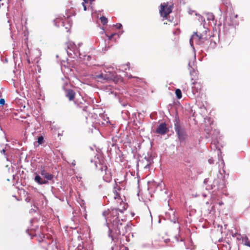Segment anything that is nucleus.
Masks as SVG:
<instances>
[{"label":"nucleus","mask_w":250,"mask_h":250,"mask_svg":"<svg viewBox=\"0 0 250 250\" xmlns=\"http://www.w3.org/2000/svg\"><path fill=\"white\" fill-rule=\"evenodd\" d=\"M119 211L123 212V210L118 208H110L103 213L106 217V222L108 228V236L112 241H114L119 235H124L128 231L130 227L127 225H123L119 219Z\"/></svg>","instance_id":"f257e3e1"},{"label":"nucleus","mask_w":250,"mask_h":250,"mask_svg":"<svg viewBox=\"0 0 250 250\" xmlns=\"http://www.w3.org/2000/svg\"><path fill=\"white\" fill-rule=\"evenodd\" d=\"M67 50L66 52L68 56L72 58L80 59L83 61H89L90 60L91 57L90 55H82L80 53L78 48L76 46L74 42H67Z\"/></svg>","instance_id":"f03ea898"},{"label":"nucleus","mask_w":250,"mask_h":250,"mask_svg":"<svg viewBox=\"0 0 250 250\" xmlns=\"http://www.w3.org/2000/svg\"><path fill=\"white\" fill-rule=\"evenodd\" d=\"M226 185V180L225 176L223 175L220 171L219 174L217 175V178L215 179L211 184V187L209 188L206 187L207 190H211L214 188V190H219L223 189L225 188Z\"/></svg>","instance_id":"7ed1b4c3"},{"label":"nucleus","mask_w":250,"mask_h":250,"mask_svg":"<svg viewBox=\"0 0 250 250\" xmlns=\"http://www.w3.org/2000/svg\"><path fill=\"white\" fill-rule=\"evenodd\" d=\"M174 129L178 139L180 142H183L187 137L186 129L181 125L178 119L175 118L174 119Z\"/></svg>","instance_id":"20e7f679"},{"label":"nucleus","mask_w":250,"mask_h":250,"mask_svg":"<svg viewBox=\"0 0 250 250\" xmlns=\"http://www.w3.org/2000/svg\"><path fill=\"white\" fill-rule=\"evenodd\" d=\"M95 78L98 82L104 83L113 80L115 78V75L112 72H106L104 70V72H102L100 74H95Z\"/></svg>","instance_id":"39448f33"},{"label":"nucleus","mask_w":250,"mask_h":250,"mask_svg":"<svg viewBox=\"0 0 250 250\" xmlns=\"http://www.w3.org/2000/svg\"><path fill=\"white\" fill-rule=\"evenodd\" d=\"M204 39L203 36L201 34H198L197 32H194L189 40L190 46L193 47V43L194 42L198 44H201L203 42ZM193 48L194 49V48Z\"/></svg>","instance_id":"423d86ee"},{"label":"nucleus","mask_w":250,"mask_h":250,"mask_svg":"<svg viewBox=\"0 0 250 250\" xmlns=\"http://www.w3.org/2000/svg\"><path fill=\"white\" fill-rule=\"evenodd\" d=\"M161 7L160 13L163 17H166L172 12V6L171 5L168 6L167 4L164 3L161 5Z\"/></svg>","instance_id":"0eeeda50"},{"label":"nucleus","mask_w":250,"mask_h":250,"mask_svg":"<svg viewBox=\"0 0 250 250\" xmlns=\"http://www.w3.org/2000/svg\"><path fill=\"white\" fill-rule=\"evenodd\" d=\"M196 60V56L194 55L193 58V60L191 62V61H189L188 62V69L189 70L190 75L191 77V80H193L195 78H196V77H197L198 75V72L193 67V66L194 65V62Z\"/></svg>","instance_id":"6e6552de"},{"label":"nucleus","mask_w":250,"mask_h":250,"mask_svg":"<svg viewBox=\"0 0 250 250\" xmlns=\"http://www.w3.org/2000/svg\"><path fill=\"white\" fill-rule=\"evenodd\" d=\"M168 130L166 123H162L158 126L155 130V133L161 135H165Z\"/></svg>","instance_id":"1a4fd4ad"},{"label":"nucleus","mask_w":250,"mask_h":250,"mask_svg":"<svg viewBox=\"0 0 250 250\" xmlns=\"http://www.w3.org/2000/svg\"><path fill=\"white\" fill-rule=\"evenodd\" d=\"M193 86L191 88V92L193 97H196L198 92L200 91L202 88L201 84L196 82H194L192 83Z\"/></svg>","instance_id":"9d476101"},{"label":"nucleus","mask_w":250,"mask_h":250,"mask_svg":"<svg viewBox=\"0 0 250 250\" xmlns=\"http://www.w3.org/2000/svg\"><path fill=\"white\" fill-rule=\"evenodd\" d=\"M40 173L42 177L45 179V180H47V182H48V181L52 180L54 178V175L53 174L47 172V171L42 167L41 168Z\"/></svg>","instance_id":"9b49d317"},{"label":"nucleus","mask_w":250,"mask_h":250,"mask_svg":"<svg viewBox=\"0 0 250 250\" xmlns=\"http://www.w3.org/2000/svg\"><path fill=\"white\" fill-rule=\"evenodd\" d=\"M205 123L206 124V127H205V132H206V133L207 134H208V136H206L207 138H209L210 137H211V138L212 139H214V137L212 136H210V133L211 132V128L208 126L207 125V122L208 123V124L209 125H211V123H212V121H210V118H205Z\"/></svg>","instance_id":"f8f14e48"},{"label":"nucleus","mask_w":250,"mask_h":250,"mask_svg":"<svg viewBox=\"0 0 250 250\" xmlns=\"http://www.w3.org/2000/svg\"><path fill=\"white\" fill-rule=\"evenodd\" d=\"M35 176L34 178V181L35 182L39 185L48 184V182H47V180H45V179L43 178H42L39 174H37V173H35Z\"/></svg>","instance_id":"ddd939ff"},{"label":"nucleus","mask_w":250,"mask_h":250,"mask_svg":"<svg viewBox=\"0 0 250 250\" xmlns=\"http://www.w3.org/2000/svg\"><path fill=\"white\" fill-rule=\"evenodd\" d=\"M75 96V92L72 89H68L66 91V96L69 99V101H72L74 99Z\"/></svg>","instance_id":"4468645a"},{"label":"nucleus","mask_w":250,"mask_h":250,"mask_svg":"<svg viewBox=\"0 0 250 250\" xmlns=\"http://www.w3.org/2000/svg\"><path fill=\"white\" fill-rule=\"evenodd\" d=\"M103 179L107 183L110 182L112 179L111 172L109 171H105L104 175L103 176Z\"/></svg>","instance_id":"2eb2a0df"},{"label":"nucleus","mask_w":250,"mask_h":250,"mask_svg":"<svg viewBox=\"0 0 250 250\" xmlns=\"http://www.w3.org/2000/svg\"><path fill=\"white\" fill-rule=\"evenodd\" d=\"M45 237L43 236V238H41L39 240V242L40 243H42V247L45 249V250H47L46 248V246H48L49 243L46 242V240L44 239Z\"/></svg>","instance_id":"dca6fc26"},{"label":"nucleus","mask_w":250,"mask_h":250,"mask_svg":"<svg viewBox=\"0 0 250 250\" xmlns=\"http://www.w3.org/2000/svg\"><path fill=\"white\" fill-rule=\"evenodd\" d=\"M112 250H128V249L124 245H121L119 248L117 246L115 247H112Z\"/></svg>","instance_id":"f3484780"},{"label":"nucleus","mask_w":250,"mask_h":250,"mask_svg":"<svg viewBox=\"0 0 250 250\" xmlns=\"http://www.w3.org/2000/svg\"><path fill=\"white\" fill-rule=\"evenodd\" d=\"M145 159L147 161V164L146 165V166H145L144 168L146 169L149 168L150 165H151L152 159L150 157L147 158L146 157H145Z\"/></svg>","instance_id":"a211bd4d"},{"label":"nucleus","mask_w":250,"mask_h":250,"mask_svg":"<svg viewBox=\"0 0 250 250\" xmlns=\"http://www.w3.org/2000/svg\"><path fill=\"white\" fill-rule=\"evenodd\" d=\"M206 18L208 21H213L214 20V15L212 13H208L206 14Z\"/></svg>","instance_id":"6ab92c4d"},{"label":"nucleus","mask_w":250,"mask_h":250,"mask_svg":"<svg viewBox=\"0 0 250 250\" xmlns=\"http://www.w3.org/2000/svg\"><path fill=\"white\" fill-rule=\"evenodd\" d=\"M175 94L178 99H180L182 98V95L180 89H176L175 90Z\"/></svg>","instance_id":"aec40b11"},{"label":"nucleus","mask_w":250,"mask_h":250,"mask_svg":"<svg viewBox=\"0 0 250 250\" xmlns=\"http://www.w3.org/2000/svg\"><path fill=\"white\" fill-rule=\"evenodd\" d=\"M172 217H170V219L171 222L175 223L177 221V217L175 216V212L174 211L172 212Z\"/></svg>","instance_id":"412c9836"},{"label":"nucleus","mask_w":250,"mask_h":250,"mask_svg":"<svg viewBox=\"0 0 250 250\" xmlns=\"http://www.w3.org/2000/svg\"><path fill=\"white\" fill-rule=\"evenodd\" d=\"M100 20L103 25H105L107 23V19L104 16L101 17Z\"/></svg>","instance_id":"4be33fe9"},{"label":"nucleus","mask_w":250,"mask_h":250,"mask_svg":"<svg viewBox=\"0 0 250 250\" xmlns=\"http://www.w3.org/2000/svg\"><path fill=\"white\" fill-rule=\"evenodd\" d=\"M99 166H100V169L101 170V171H104L105 172L108 171L107 167L106 166L102 165L101 164H99Z\"/></svg>","instance_id":"5701e85b"},{"label":"nucleus","mask_w":250,"mask_h":250,"mask_svg":"<svg viewBox=\"0 0 250 250\" xmlns=\"http://www.w3.org/2000/svg\"><path fill=\"white\" fill-rule=\"evenodd\" d=\"M44 141V138L42 136H40L38 138V143L39 145H41L43 143Z\"/></svg>","instance_id":"b1692460"},{"label":"nucleus","mask_w":250,"mask_h":250,"mask_svg":"<svg viewBox=\"0 0 250 250\" xmlns=\"http://www.w3.org/2000/svg\"><path fill=\"white\" fill-rule=\"evenodd\" d=\"M208 179H205L204 181V184L206 185L205 188L206 187L209 188L211 187V185H208Z\"/></svg>","instance_id":"393cba45"},{"label":"nucleus","mask_w":250,"mask_h":250,"mask_svg":"<svg viewBox=\"0 0 250 250\" xmlns=\"http://www.w3.org/2000/svg\"><path fill=\"white\" fill-rule=\"evenodd\" d=\"M185 165L187 166H188L189 167H191L192 166L190 165V161L188 160V159L185 160Z\"/></svg>","instance_id":"a878e982"},{"label":"nucleus","mask_w":250,"mask_h":250,"mask_svg":"<svg viewBox=\"0 0 250 250\" xmlns=\"http://www.w3.org/2000/svg\"><path fill=\"white\" fill-rule=\"evenodd\" d=\"M115 26L116 28L120 29L122 27V25L121 23H117L115 25Z\"/></svg>","instance_id":"bb28decb"},{"label":"nucleus","mask_w":250,"mask_h":250,"mask_svg":"<svg viewBox=\"0 0 250 250\" xmlns=\"http://www.w3.org/2000/svg\"><path fill=\"white\" fill-rule=\"evenodd\" d=\"M89 108H90V107H88V106H85L83 107V112H86L89 110Z\"/></svg>","instance_id":"cd10ccee"},{"label":"nucleus","mask_w":250,"mask_h":250,"mask_svg":"<svg viewBox=\"0 0 250 250\" xmlns=\"http://www.w3.org/2000/svg\"><path fill=\"white\" fill-rule=\"evenodd\" d=\"M116 35L115 33H113V34H112L110 36H107V35H106L107 37H108V40H111L112 38Z\"/></svg>","instance_id":"c85d7f7f"},{"label":"nucleus","mask_w":250,"mask_h":250,"mask_svg":"<svg viewBox=\"0 0 250 250\" xmlns=\"http://www.w3.org/2000/svg\"><path fill=\"white\" fill-rule=\"evenodd\" d=\"M88 2H85L83 1V2L82 3L83 6V9L84 11H86L87 9L86 6L85 5L86 3H87Z\"/></svg>","instance_id":"c756f323"},{"label":"nucleus","mask_w":250,"mask_h":250,"mask_svg":"<svg viewBox=\"0 0 250 250\" xmlns=\"http://www.w3.org/2000/svg\"><path fill=\"white\" fill-rule=\"evenodd\" d=\"M5 104V100L4 99H0V104L1 105H4Z\"/></svg>","instance_id":"7c9ffc66"},{"label":"nucleus","mask_w":250,"mask_h":250,"mask_svg":"<svg viewBox=\"0 0 250 250\" xmlns=\"http://www.w3.org/2000/svg\"><path fill=\"white\" fill-rule=\"evenodd\" d=\"M83 0L85 2H88V3L89 2H90V4H92V2L95 1V0Z\"/></svg>","instance_id":"2f4dec72"},{"label":"nucleus","mask_w":250,"mask_h":250,"mask_svg":"<svg viewBox=\"0 0 250 250\" xmlns=\"http://www.w3.org/2000/svg\"><path fill=\"white\" fill-rule=\"evenodd\" d=\"M208 162L210 164H212L213 163V159L212 158H210L208 160Z\"/></svg>","instance_id":"473e14b6"},{"label":"nucleus","mask_w":250,"mask_h":250,"mask_svg":"<svg viewBox=\"0 0 250 250\" xmlns=\"http://www.w3.org/2000/svg\"><path fill=\"white\" fill-rule=\"evenodd\" d=\"M245 245L250 247V242H246L245 243Z\"/></svg>","instance_id":"72a5a7b5"},{"label":"nucleus","mask_w":250,"mask_h":250,"mask_svg":"<svg viewBox=\"0 0 250 250\" xmlns=\"http://www.w3.org/2000/svg\"><path fill=\"white\" fill-rule=\"evenodd\" d=\"M0 152L3 154H5V150L4 149H3L2 150H1Z\"/></svg>","instance_id":"f704fd0d"},{"label":"nucleus","mask_w":250,"mask_h":250,"mask_svg":"<svg viewBox=\"0 0 250 250\" xmlns=\"http://www.w3.org/2000/svg\"><path fill=\"white\" fill-rule=\"evenodd\" d=\"M54 24H55L56 26H59V25H57V20H55L54 21Z\"/></svg>","instance_id":"c9c22d12"},{"label":"nucleus","mask_w":250,"mask_h":250,"mask_svg":"<svg viewBox=\"0 0 250 250\" xmlns=\"http://www.w3.org/2000/svg\"><path fill=\"white\" fill-rule=\"evenodd\" d=\"M25 201H26L27 202H30V199H29L28 197H27V198L25 199Z\"/></svg>","instance_id":"e433bc0d"},{"label":"nucleus","mask_w":250,"mask_h":250,"mask_svg":"<svg viewBox=\"0 0 250 250\" xmlns=\"http://www.w3.org/2000/svg\"><path fill=\"white\" fill-rule=\"evenodd\" d=\"M218 204L219 206H222L224 204L223 202H220L218 203Z\"/></svg>","instance_id":"4c0bfd02"},{"label":"nucleus","mask_w":250,"mask_h":250,"mask_svg":"<svg viewBox=\"0 0 250 250\" xmlns=\"http://www.w3.org/2000/svg\"><path fill=\"white\" fill-rule=\"evenodd\" d=\"M129 64V63H127L126 65V66L127 67V68H125V70H127V69H129V67H128V65Z\"/></svg>","instance_id":"58836bf2"},{"label":"nucleus","mask_w":250,"mask_h":250,"mask_svg":"<svg viewBox=\"0 0 250 250\" xmlns=\"http://www.w3.org/2000/svg\"><path fill=\"white\" fill-rule=\"evenodd\" d=\"M72 165L73 166H75V161H74L73 162H72Z\"/></svg>","instance_id":"ea45409f"},{"label":"nucleus","mask_w":250,"mask_h":250,"mask_svg":"<svg viewBox=\"0 0 250 250\" xmlns=\"http://www.w3.org/2000/svg\"><path fill=\"white\" fill-rule=\"evenodd\" d=\"M214 132L216 134L219 133V132L217 130H214Z\"/></svg>","instance_id":"a19ab883"},{"label":"nucleus","mask_w":250,"mask_h":250,"mask_svg":"<svg viewBox=\"0 0 250 250\" xmlns=\"http://www.w3.org/2000/svg\"><path fill=\"white\" fill-rule=\"evenodd\" d=\"M222 163H223V164H224V162L223 161V160L222 159Z\"/></svg>","instance_id":"79ce46f5"},{"label":"nucleus","mask_w":250,"mask_h":250,"mask_svg":"<svg viewBox=\"0 0 250 250\" xmlns=\"http://www.w3.org/2000/svg\"><path fill=\"white\" fill-rule=\"evenodd\" d=\"M130 77H132V76L130 75V76H129V78H130Z\"/></svg>","instance_id":"37998d69"},{"label":"nucleus","mask_w":250,"mask_h":250,"mask_svg":"<svg viewBox=\"0 0 250 250\" xmlns=\"http://www.w3.org/2000/svg\"><path fill=\"white\" fill-rule=\"evenodd\" d=\"M222 0V1H225V0Z\"/></svg>","instance_id":"c03bdc74"},{"label":"nucleus","mask_w":250,"mask_h":250,"mask_svg":"<svg viewBox=\"0 0 250 250\" xmlns=\"http://www.w3.org/2000/svg\"><path fill=\"white\" fill-rule=\"evenodd\" d=\"M1 0H0V1H1Z\"/></svg>","instance_id":"a18cd8bd"}]
</instances>
